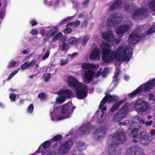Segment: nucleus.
<instances>
[{
    "mask_svg": "<svg viewBox=\"0 0 155 155\" xmlns=\"http://www.w3.org/2000/svg\"><path fill=\"white\" fill-rule=\"evenodd\" d=\"M100 46L102 51V59L104 62L108 63L117 60L119 61L128 62L132 54L131 46L125 44H121L115 50L112 51L111 46L109 43L104 42L100 44Z\"/></svg>",
    "mask_w": 155,
    "mask_h": 155,
    "instance_id": "1",
    "label": "nucleus"
},
{
    "mask_svg": "<svg viewBox=\"0 0 155 155\" xmlns=\"http://www.w3.org/2000/svg\"><path fill=\"white\" fill-rule=\"evenodd\" d=\"M75 108L71 102L63 105L61 107H56L50 113L51 120L58 121L69 118Z\"/></svg>",
    "mask_w": 155,
    "mask_h": 155,
    "instance_id": "2",
    "label": "nucleus"
},
{
    "mask_svg": "<svg viewBox=\"0 0 155 155\" xmlns=\"http://www.w3.org/2000/svg\"><path fill=\"white\" fill-rule=\"evenodd\" d=\"M69 86L72 87H76L74 91L78 99L85 98L87 94V87L85 85L80 83L74 77L69 76L67 79Z\"/></svg>",
    "mask_w": 155,
    "mask_h": 155,
    "instance_id": "3",
    "label": "nucleus"
},
{
    "mask_svg": "<svg viewBox=\"0 0 155 155\" xmlns=\"http://www.w3.org/2000/svg\"><path fill=\"white\" fill-rule=\"evenodd\" d=\"M126 138L124 132L122 130L118 131L113 137L112 144L109 147L108 152L110 155H118L120 151L117 149L118 144L124 143Z\"/></svg>",
    "mask_w": 155,
    "mask_h": 155,
    "instance_id": "4",
    "label": "nucleus"
},
{
    "mask_svg": "<svg viewBox=\"0 0 155 155\" xmlns=\"http://www.w3.org/2000/svg\"><path fill=\"white\" fill-rule=\"evenodd\" d=\"M138 130L136 128H134L132 131L131 135L134 138L133 141L135 143L140 142L145 145H147L151 141V139L148 133L145 131H143L137 134Z\"/></svg>",
    "mask_w": 155,
    "mask_h": 155,
    "instance_id": "5",
    "label": "nucleus"
},
{
    "mask_svg": "<svg viewBox=\"0 0 155 155\" xmlns=\"http://www.w3.org/2000/svg\"><path fill=\"white\" fill-rule=\"evenodd\" d=\"M125 104L129 110L132 108L137 111L141 112H148L150 110L149 104L142 98H139L136 101Z\"/></svg>",
    "mask_w": 155,
    "mask_h": 155,
    "instance_id": "6",
    "label": "nucleus"
},
{
    "mask_svg": "<svg viewBox=\"0 0 155 155\" xmlns=\"http://www.w3.org/2000/svg\"><path fill=\"white\" fill-rule=\"evenodd\" d=\"M155 85V78L145 85H141L131 93L128 94V96L129 98H133L138 95L143 94L144 93L153 88Z\"/></svg>",
    "mask_w": 155,
    "mask_h": 155,
    "instance_id": "7",
    "label": "nucleus"
},
{
    "mask_svg": "<svg viewBox=\"0 0 155 155\" xmlns=\"http://www.w3.org/2000/svg\"><path fill=\"white\" fill-rule=\"evenodd\" d=\"M96 65L91 64L84 63L82 65V67L85 69L83 80L86 83H90L92 80L94 75L92 69L96 68Z\"/></svg>",
    "mask_w": 155,
    "mask_h": 155,
    "instance_id": "8",
    "label": "nucleus"
},
{
    "mask_svg": "<svg viewBox=\"0 0 155 155\" xmlns=\"http://www.w3.org/2000/svg\"><path fill=\"white\" fill-rule=\"evenodd\" d=\"M72 133H70L66 135V138H68V140L63 142L60 145L58 150V153L61 155H64L67 153L70 150L72 146L73 142L72 139L74 136V135Z\"/></svg>",
    "mask_w": 155,
    "mask_h": 155,
    "instance_id": "9",
    "label": "nucleus"
},
{
    "mask_svg": "<svg viewBox=\"0 0 155 155\" xmlns=\"http://www.w3.org/2000/svg\"><path fill=\"white\" fill-rule=\"evenodd\" d=\"M155 32V25L148 30L146 31L144 34H140L139 35L134 32L130 35L127 40L128 42L130 44H134L139 40L143 38L145 35H148Z\"/></svg>",
    "mask_w": 155,
    "mask_h": 155,
    "instance_id": "10",
    "label": "nucleus"
},
{
    "mask_svg": "<svg viewBox=\"0 0 155 155\" xmlns=\"http://www.w3.org/2000/svg\"><path fill=\"white\" fill-rule=\"evenodd\" d=\"M118 97L115 95H111L110 93H107L106 94L105 97L101 101L98 110H99L100 109L102 113V114L101 116V118H102L103 117L104 114L103 110H105L106 109V108L105 107H103L101 109L102 107L104 104L105 102L107 103L116 102L118 101Z\"/></svg>",
    "mask_w": 155,
    "mask_h": 155,
    "instance_id": "11",
    "label": "nucleus"
},
{
    "mask_svg": "<svg viewBox=\"0 0 155 155\" xmlns=\"http://www.w3.org/2000/svg\"><path fill=\"white\" fill-rule=\"evenodd\" d=\"M101 37L104 41H107L109 43H110L112 45L117 44L119 43L121 39H114L112 31L110 29L107 31L104 32L101 34Z\"/></svg>",
    "mask_w": 155,
    "mask_h": 155,
    "instance_id": "12",
    "label": "nucleus"
},
{
    "mask_svg": "<svg viewBox=\"0 0 155 155\" xmlns=\"http://www.w3.org/2000/svg\"><path fill=\"white\" fill-rule=\"evenodd\" d=\"M129 112V110L125 104L113 116L112 120L115 122L120 121L125 117Z\"/></svg>",
    "mask_w": 155,
    "mask_h": 155,
    "instance_id": "13",
    "label": "nucleus"
},
{
    "mask_svg": "<svg viewBox=\"0 0 155 155\" xmlns=\"http://www.w3.org/2000/svg\"><path fill=\"white\" fill-rule=\"evenodd\" d=\"M58 31V28L56 26L49 27L42 29L40 31V33L42 36L51 37L54 36Z\"/></svg>",
    "mask_w": 155,
    "mask_h": 155,
    "instance_id": "14",
    "label": "nucleus"
},
{
    "mask_svg": "<svg viewBox=\"0 0 155 155\" xmlns=\"http://www.w3.org/2000/svg\"><path fill=\"white\" fill-rule=\"evenodd\" d=\"M147 15V9L143 8L135 9L133 13L132 16L135 19H141L145 18Z\"/></svg>",
    "mask_w": 155,
    "mask_h": 155,
    "instance_id": "15",
    "label": "nucleus"
},
{
    "mask_svg": "<svg viewBox=\"0 0 155 155\" xmlns=\"http://www.w3.org/2000/svg\"><path fill=\"white\" fill-rule=\"evenodd\" d=\"M122 19V16L120 14L114 13L110 15L107 21V24L108 26H112L117 24Z\"/></svg>",
    "mask_w": 155,
    "mask_h": 155,
    "instance_id": "16",
    "label": "nucleus"
},
{
    "mask_svg": "<svg viewBox=\"0 0 155 155\" xmlns=\"http://www.w3.org/2000/svg\"><path fill=\"white\" fill-rule=\"evenodd\" d=\"M127 126L129 127L132 126L138 127L140 128L141 127V124L144 122V120L142 119H140L137 116H132L129 118L128 120Z\"/></svg>",
    "mask_w": 155,
    "mask_h": 155,
    "instance_id": "17",
    "label": "nucleus"
},
{
    "mask_svg": "<svg viewBox=\"0 0 155 155\" xmlns=\"http://www.w3.org/2000/svg\"><path fill=\"white\" fill-rule=\"evenodd\" d=\"M72 93L70 90H61L57 92V94L61 96L57 99V101L59 103L64 102L66 97L69 98L71 97Z\"/></svg>",
    "mask_w": 155,
    "mask_h": 155,
    "instance_id": "18",
    "label": "nucleus"
},
{
    "mask_svg": "<svg viewBox=\"0 0 155 155\" xmlns=\"http://www.w3.org/2000/svg\"><path fill=\"white\" fill-rule=\"evenodd\" d=\"M126 155H144V151L138 146H133L128 148Z\"/></svg>",
    "mask_w": 155,
    "mask_h": 155,
    "instance_id": "19",
    "label": "nucleus"
},
{
    "mask_svg": "<svg viewBox=\"0 0 155 155\" xmlns=\"http://www.w3.org/2000/svg\"><path fill=\"white\" fill-rule=\"evenodd\" d=\"M106 130L105 126L100 127L94 133L93 137L97 139H100L105 135Z\"/></svg>",
    "mask_w": 155,
    "mask_h": 155,
    "instance_id": "20",
    "label": "nucleus"
},
{
    "mask_svg": "<svg viewBox=\"0 0 155 155\" xmlns=\"http://www.w3.org/2000/svg\"><path fill=\"white\" fill-rule=\"evenodd\" d=\"M129 25L127 24L122 25L118 27L115 30V31L117 34L123 35L127 32L130 29Z\"/></svg>",
    "mask_w": 155,
    "mask_h": 155,
    "instance_id": "21",
    "label": "nucleus"
},
{
    "mask_svg": "<svg viewBox=\"0 0 155 155\" xmlns=\"http://www.w3.org/2000/svg\"><path fill=\"white\" fill-rule=\"evenodd\" d=\"M101 56L99 50L97 48H95L91 52L89 57L91 60L98 61L100 60Z\"/></svg>",
    "mask_w": 155,
    "mask_h": 155,
    "instance_id": "22",
    "label": "nucleus"
},
{
    "mask_svg": "<svg viewBox=\"0 0 155 155\" xmlns=\"http://www.w3.org/2000/svg\"><path fill=\"white\" fill-rule=\"evenodd\" d=\"M122 0H115L113 4L109 8L110 11H113L122 7Z\"/></svg>",
    "mask_w": 155,
    "mask_h": 155,
    "instance_id": "23",
    "label": "nucleus"
},
{
    "mask_svg": "<svg viewBox=\"0 0 155 155\" xmlns=\"http://www.w3.org/2000/svg\"><path fill=\"white\" fill-rule=\"evenodd\" d=\"M90 126L88 124L81 126L77 131L78 134H84L89 132L90 130Z\"/></svg>",
    "mask_w": 155,
    "mask_h": 155,
    "instance_id": "24",
    "label": "nucleus"
},
{
    "mask_svg": "<svg viewBox=\"0 0 155 155\" xmlns=\"http://www.w3.org/2000/svg\"><path fill=\"white\" fill-rule=\"evenodd\" d=\"M127 100L126 98H124L123 100H121L120 101L112 105L110 109V110L111 112H113L117 110L120 106L123 103H124Z\"/></svg>",
    "mask_w": 155,
    "mask_h": 155,
    "instance_id": "25",
    "label": "nucleus"
},
{
    "mask_svg": "<svg viewBox=\"0 0 155 155\" xmlns=\"http://www.w3.org/2000/svg\"><path fill=\"white\" fill-rule=\"evenodd\" d=\"M121 72L119 69H117L113 77V81L112 83L115 85H117L118 82V81L120 78V76L121 74Z\"/></svg>",
    "mask_w": 155,
    "mask_h": 155,
    "instance_id": "26",
    "label": "nucleus"
},
{
    "mask_svg": "<svg viewBox=\"0 0 155 155\" xmlns=\"http://www.w3.org/2000/svg\"><path fill=\"white\" fill-rule=\"evenodd\" d=\"M7 3L5 1L3 5L2 6V8L0 10V19H2L4 16L5 10L6 7Z\"/></svg>",
    "mask_w": 155,
    "mask_h": 155,
    "instance_id": "27",
    "label": "nucleus"
},
{
    "mask_svg": "<svg viewBox=\"0 0 155 155\" xmlns=\"http://www.w3.org/2000/svg\"><path fill=\"white\" fill-rule=\"evenodd\" d=\"M59 49L63 51L66 52L68 49V44L64 42H61L60 44Z\"/></svg>",
    "mask_w": 155,
    "mask_h": 155,
    "instance_id": "28",
    "label": "nucleus"
},
{
    "mask_svg": "<svg viewBox=\"0 0 155 155\" xmlns=\"http://www.w3.org/2000/svg\"><path fill=\"white\" fill-rule=\"evenodd\" d=\"M148 7L150 11L155 12V0H152L148 3Z\"/></svg>",
    "mask_w": 155,
    "mask_h": 155,
    "instance_id": "29",
    "label": "nucleus"
},
{
    "mask_svg": "<svg viewBox=\"0 0 155 155\" xmlns=\"http://www.w3.org/2000/svg\"><path fill=\"white\" fill-rule=\"evenodd\" d=\"M68 42L72 45H75L78 42V39H77L73 37H71L69 39Z\"/></svg>",
    "mask_w": 155,
    "mask_h": 155,
    "instance_id": "30",
    "label": "nucleus"
},
{
    "mask_svg": "<svg viewBox=\"0 0 155 155\" xmlns=\"http://www.w3.org/2000/svg\"><path fill=\"white\" fill-rule=\"evenodd\" d=\"M90 38V36L89 35H84L82 41V45L83 46L85 45Z\"/></svg>",
    "mask_w": 155,
    "mask_h": 155,
    "instance_id": "31",
    "label": "nucleus"
},
{
    "mask_svg": "<svg viewBox=\"0 0 155 155\" xmlns=\"http://www.w3.org/2000/svg\"><path fill=\"white\" fill-rule=\"evenodd\" d=\"M133 7L132 4H126L125 6L124 9L127 11L131 12L133 9Z\"/></svg>",
    "mask_w": 155,
    "mask_h": 155,
    "instance_id": "32",
    "label": "nucleus"
},
{
    "mask_svg": "<svg viewBox=\"0 0 155 155\" xmlns=\"http://www.w3.org/2000/svg\"><path fill=\"white\" fill-rule=\"evenodd\" d=\"M21 69V67L18 68L16 70L13 71L11 74L9 76L8 78L7 79V81H9L11 79L12 77H13L15 74H16L18 72V71L20 69Z\"/></svg>",
    "mask_w": 155,
    "mask_h": 155,
    "instance_id": "33",
    "label": "nucleus"
},
{
    "mask_svg": "<svg viewBox=\"0 0 155 155\" xmlns=\"http://www.w3.org/2000/svg\"><path fill=\"white\" fill-rule=\"evenodd\" d=\"M51 143H52V140H51L49 141L48 140L44 142L43 144V147L45 149L48 148Z\"/></svg>",
    "mask_w": 155,
    "mask_h": 155,
    "instance_id": "34",
    "label": "nucleus"
},
{
    "mask_svg": "<svg viewBox=\"0 0 155 155\" xmlns=\"http://www.w3.org/2000/svg\"><path fill=\"white\" fill-rule=\"evenodd\" d=\"M62 34L61 33H59L54 37L53 38V40L54 41L56 40H60L62 38Z\"/></svg>",
    "mask_w": 155,
    "mask_h": 155,
    "instance_id": "35",
    "label": "nucleus"
},
{
    "mask_svg": "<svg viewBox=\"0 0 155 155\" xmlns=\"http://www.w3.org/2000/svg\"><path fill=\"white\" fill-rule=\"evenodd\" d=\"M68 58H67L65 59H61L60 60V64L61 66H63L66 65L68 62Z\"/></svg>",
    "mask_w": 155,
    "mask_h": 155,
    "instance_id": "36",
    "label": "nucleus"
},
{
    "mask_svg": "<svg viewBox=\"0 0 155 155\" xmlns=\"http://www.w3.org/2000/svg\"><path fill=\"white\" fill-rule=\"evenodd\" d=\"M38 97L41 100H45L46 99V96L44 93H41L39 94L38 95Z\"/></svg>",
    "mask_w": 155,
    "mask_h": 155,
    "instance_id": "37",
    "label": "nucleus"
},
{
    "mask_svg": "<svg viewBox=\"0 0 155 155\" xmlns=\"http://www.w3.org/2000/svg\"><path fill=\"white\" fill-rule=\"evenodd\" d=\"M29 67L28 62H25L24 64H22L21 66V69L24 70L27 69Z\"/></svg>",
    "mask_w": 155,
    "mask_h": 155,
    "instance_id": "38",
    "label": "nucleus"
},
{
    "mask_svg": "<svg viewBox=\"0 0 155 155\" xmlns=\"http://www.w3.org/2000/svg\"><path fill=\"white\" fill-rule=\"evenodd\" d=\"M51 77V74L49 73H46L44 74V81L45 82L48 81L49 79Z\"/></svg>",
    "mask_w": 155,
    "mask_h": 155,
    "instance_id": "39",
    "label": "nucleus"
},
{
    "mask_svg": "<svg viewBox=\"0 0 155 155\" xmlns=\"http://www.w3.org/2000/svg\"><path fill=\"white\" fill-rule=\"evenodd\" d=\"M16 63V61H15L12 60L9 63L7 66L8 68H11L14 66Z\"/></svg>",
    "mask_w": 155,
    "mask_h": 155,
    "instance_id": "40",
    "label": "nucleus"
},
{
    "mask_svg": "<svg viewBox=\"0 0 155 155\" xmlns=\"http://www.w3.org/2000/svg\"><path fill=\"white\" fill-rule=\"evenodd\" d=\"M61 135H58L55 136L53 139H51L52 140V142L53 141H57L59 140L61 138Z\"/></svg>",
    "mask_w": 155,
    "mask_h": 155,
    "instance_id": "41",
    "label": "nucleus"
},
{
    "mask_svg": "<svg viewBox=\"0 0 155 155\" xmlns=\"http://www.w3.org/2000/svg\"><path fill=\"white\" fill-rule=\"evenodd\" d=\"M33 109V105L32 104H31L28 107V113H32Z\"/></svg>",
    "mask_w": 155,
    "mask_h": 155,
    "instance_id": "42",
    "label": "nucleus"
},
{
    "mask_svg": "<svg viewBox=\"0 0 155 155\" xmlns=\"http://www.w3.org/2000/svg\"><path fill=\"white\" fill-rule=\"evenodd\" d=\"M36 62V60L35 59H34L31 61L29 62H28L29 66H34Z\"/></svg>",
    "mask_w": 155,
    "mask_h": 155,
    "instance_id": "43",
    "label": "nucleus"
},
{
    "mask_svg": "<svg viewBox=\"0 0 155 155\" xmlns=\"http://www.w3.org/2000/svg\"><path fill=\"white\" fill-rule=\"evenodd\" d=\"M16 97L15 94H10L9 95V97L10 99L12 100L13 101L15 100V98Z\"/></svg>",
    "mask_w": 155,
    "mask_h": 155,
    "instance_id": "44",
    "label": "nucleus"
},
{
    "mask_svg": "<svg viewBox=\"0 0 155 155\" xmlns=\"http://www.w3.org/2000/svg\"><path fill=\"white\" fill-rule=\"evenodd\" d=\"M50 54V50H49L47 53L45 54L44 56L42 58V60H44L47 59L48 57Z\"/></svg>",
    "mask_w": 155,
    "mask_h": 155,
    "instance_id": "45",
    "label": "nucleus"
},
{
    "mask_svg": "<svg viewBox=\"0 0 155 155\" xmlns=\"http://www.w3.org/2000/svg\"><path fill=\"white\" fill-rule=\"evenodd\" d=\"M153 123V121L152 120H150L148 121L145 122L144 121V122L143 124H144L146 126H150Z\"/></svg>",
    "mask_w": 155,
    "mask_h": 155,
    "instance_id": "46",
    "label": "nucleus"
},
{
    "mask_svg": "<svg viewBox=\"0 0 155 155\" xmlns=\"http://www.w3.org/2000/svg\"><path fill=\"white\" fill-rule=\"evenodd\" d=\"M71 31V28L67 27V28L64 29V32L66 34H68L70 33Z\"/></svg>",
    "mask_w": 155,
    "mask_h": 155,
    "instance_id": "47",
    "label": "nucleus"
},
{
    "mask_svg": "<svg viewBox=\"0 0 155 155\" xmlns=\"http://www.w3.org/2000/svg\"><path fill=\"white\" fill-rule=\"evenodd\" d=\"M72 155H83L82 153L79 150H76L73 152Z\"/></svg>",
    "mask_w": 155,
    "mask_h": 155,
    "instance_id": "48",
    "label": "nucleus"
},
{
    "mask_svg": "<svg viewBox=\"0 0 155 155\" xmlns=\"http://www.w3.org/2000/svg\"><path fill=\"white\" fill-rule=\"evenodd\" d=\"M73 17L72 16L70 17H68L66 19H64L61 21L60 22V24H63L65 22L67 21V20H71V18H73Z\"/></svg>",
    "mask_w": 155,
    "mask_h": 155,
    "instance_id": "49",
    "label": "nucleus"
},
{
    "mask_svg": "<svg viewBox=\"0 0 155 155\" xmlns=\"http://www.w3.org/2000/svg\"><path fill=\"white\" fill-rule=\"evenodd\" d=\"M57 2H58L59 0H56ZM53 1V0H47L45 1V2H46V3L48 4L49 5H53V3L52 2Z\"/></svg>",
    "mask_w": 155,
    "mask_h": 155,
    "instance_id": "50",
    "label": "nucleus"
},
{
    "mask_svg": "<svg viewBox=\"0 0 155 155\" xmlns=\"http://www.w3.org/2000/svg\"><path fill=\"white\" fill-rule=\"evenodd\" d=\"M78 53L77 52H75L72 54H69L68 55L71 57V58L76 57L78 55Z\"/></svg>",
    "mask_w": 155,
    "mask_h": 155,
    "instance_id": "51",
    "label": "nucleus"
},
{
    "mask_svg": "<svg viewBox=\"0 0 155 155\" xmlns=\"http://www.w3.org/2000/svg\"><path fill=\"white\" fill-rule=\"evenodd\" d=\"M89 0H84L83 4L84 8H85L87 6Z\"/></svg>",
    "mask_w": 155,
    "mask_h": 155,
    "instance_id": "52",
    "label": "nucleus"
},
{
    "mask_svg": "<svg viewBox=\"0 0 155 155\" xmlns=\"http://www.w3.org/2000/svg\"><path fill=\"white\" fill-rule=\"evenodd\" d=\"M149 100L151 101L153 100V101H155V96L153 94H150L149 95Z\"/></svg>",
    "mask_w": 155,
    "mask_h": 155,
    "instance_id": "53",
    "label": "nucleus"
},
{
    "mask_svg": "<svg viewBox=\"0 0 155 155\" xmlns=\"http://www.w3.org/2000/svg\"><path fill=\"white\" fill-rule=\"evenodd\" d=\"M30 23L32 26H35L38 24L37 21L35 19L31 20L30 21Z\"/></svg>",
    "mask_w": 155,
    "mask_h": 155,
    "instance_id": "54",
    "label": "nucleus"
},
{
    "mask_svg": "<svg viewBox=\"0 0 155 155\" xmlns=\"http://www.w3.org/2000/svg\"><path fill=\"white\" fill-rule=\"evenodd\" d=\"M30 50L29 49H27L24 50L22 51V53L23 54H28L29 53H30Z\"/></svg>",
    "mask_w": 155,
    "mask_h": 155,
    "instance_id": "55",
    "label": "nucleus"
},
{
    "mask_svg": "<svg viewBox=\"0 0 155 155\" xmlns=\"http://www.w3.org/2000/svg\"><path fill=\"white\" fill-rule=\"evenodd\" d=\"M108 68L105 69L104 71H102L101 74L103 77H104L105 75L106 74L107 72V70Z\"/></svg>",
    "mask_w": 155,
    "mask_h": 155,
    "instance_id": "56",
    "label": "nucleus"
},
{
    "mask_svg": "<svg viewBox=\"0 0 155 155\" xmlns=\"http://www.w3.org/2000/svg\"><path fill=\"white\" fill-rule=\"evenodd\" d=\"M38 33V30L37 29H32V30L31 33L33 35H37Z\"/></svg>",
    "mask_w": 155,
    "mask_h": 155,
    "instance_id": "57",
    "label": "nucleus"
},
{
    "mask_svg": "<svg viewBox=\"0 0 155 155\" xmlns=\"http://www.w3.org/2000/svg\"><path fill=\"white\" fill-rule=\"evenodd\" d=\"M80 22L79 20H77L75 23H74V27H76L79 25L80 24Z\"/></svg>",
    "mask_w": 155,
    "mask_h": 155,
    "instance_id": "58",
    "label": "nucleus"
},
{
    "mask_svg": "<svg viewBox=\"0 0 155 155\" xmlns=\"http://www.w3.org/2000/svg\"><path fill=\"white\" fill-rule=\"evenodd\" d=\"M127 124L126 122H124L123 123L119 122L118 125L120 127H121L122 126H126Z\"/></svg>",
    "mask_w": 155,
    "mask_h": 155,
    "instance_id": "59",
    "label": "nucleus"
},
{
    "mask_svg": "<svg viewBox=\"0 0 155 155\" xmlns=\"http://www.w3.org/2000/svg\"><path fill=\"white\" fill-rule=\"evenodd\" d=\"M42 147V145H41L39 147L38 150L36 151L35 152V153H40L41 152L42 150L41 148Z\"/></svg>",
    "mask_w": 155,
    "mask_h": 155,
    "instance_id": "60",
    "label": "nucleus"
},
{
    "mask_svg": "<svg viewBox=\"0 0 155 155\" xmlns=\"http://www.w3.org/2000/svg\"><path fill=\"white\" fill-rule=\"evenodd\" d=\"M72 26H74V22H71L67 24L66 25V27H68L69 26L71 27Z\"/></svg>",
    "mask_w": 155,
    "mask_h": 155,
    "instance_id": "61",
    "label": "nucleus"
},
{
    "mask_svg": "<svg viewBox=\"0 0 155 155\" xmlns=\"http://www.w3.org/2000/svg\"><path fill=\"white\" fill-rule=\"evenodd\" d=\"M84 143L83 142H79L77 144V146L78 147H82L84 146Z\"/></svg>",
    "mask_w": 155,
    "mask_h": 155,
    "instance_id": "62",
    "label": "nucleus"
},
{
    "mask_svg": "<svg viewBox=\"0 0 155 155\" xmlns=\"http://www.w3.org/2000/svg\"><path fill=\"white\" fill-rule=\"evenodd\" d=\"M101 72L99 71H98L97 74H95V78H97L99 77V76L101 75Z\"/></svg>",
    "mask_w": 155,
    "mask_h": 155,
    "instance_id": "63",
    "label": "nucleus"
},
{
    "mask_svg": "<svg viewBox=\"0 0 155 155\" xmlns=\"http://www.w3.org/2000/svg\"><path fill=\"white\" fill-rule=\"evenodd\" d=\"M150 134L152 135H153L155 134V130H151L150 132Z\"/></svg>",
    "mask_w": 155,
    "mask_h": 155,
    "instance_id": "64",
    "label": "nucleus"
}]
</instances>
